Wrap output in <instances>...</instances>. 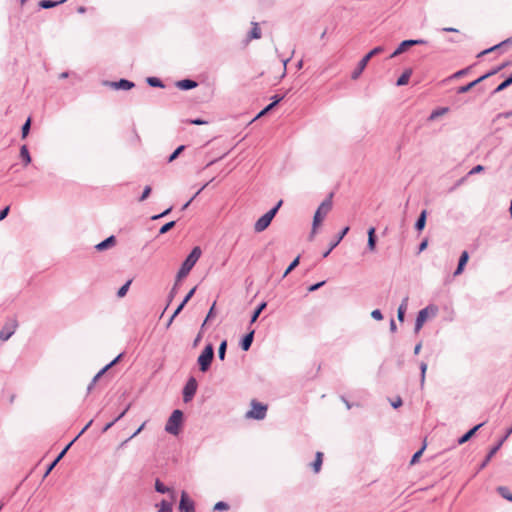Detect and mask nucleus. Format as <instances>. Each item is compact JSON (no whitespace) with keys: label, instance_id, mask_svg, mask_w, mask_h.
I'll use <instances>...</instances> for the list:
<instances>
[{"label":"nucleus","instance_id":"obj_1","mask_svg":"<svg viewBox=\"0 0 512 512\" xmlns=\"http://www.w3.org/2000/svg\"><path fill=\"white\" fill-rule=\"evenodd\" d=\"M201 253H202L201 249L198 246H196L192 249L190 254L183 261V263L176 275L177 281H180L182 278H185L189 274L191 269L194 267V265L200 258Z\"/></svg>","mask_w":512,"mask_h":512},{"label":"nucleus","instance_id":"obj_2","mask_svg":"<svg viewBox=\"0 0 512 512\" xmlns=\"http://www.w3.org/2000/svg\"><path fill=\"white\" fill-rule=\"evenodd\" d=\"M332 194L328 198H326L317 208L314 218H313V224H312V231L310 234V238L314 236L316 233V228L320 223L322 222L323 218L330 212L332 209Z\"/></svg>","mask_w":512,"mask_h":512},{"label":"nucleus","instance_id":"obj_3","mask_svg":"<svg viewBox=\"0 0 512 512\" xmlns=\"http://www.w3.org/2000/svg\"><path fill=\"white\" fill-rule=\"evenodd\" d=\"M283 201L280 200L273 208H271L268 212H266L263 216H261L254 224V230L257 233L263 232L266 230L271 224L273 218L277 214L279 208L281 207Z\"/></svg>","mask_w":512,"mask_h":512},{"label":"nucleus","instance_id":"obj_4","mask_svg":"<svg viewBox=\"0 0 512 512\" xmlns=\"http://www.w3.org/2000/svg\"><path fill=\"white\" fill-rule=\"evenodd\" d=\"M183 421V412L176 409L172 412L165 425V431L171 435H178Z\"/></svg>","mask_w":512,"mask_h":512},{"label":"nucleus","instance_id":"obj_5","mask_svg":"<svg viewBox=\"0 0 512 512\" xmlns=\"http://www.w3.org/2000/svg\"><path fill=\"white\" fill-rule=\"evenodd\" d=\"M384 51L383 46H377L373 48L368 54H366L358 63L357 67L354 69V71L351 74V78L353 80H356L360 77L364 69L366 68L367 64H369V60L380 53Z\"/></svg>","mask_w":512,"mask_h":512},{"label":"nucleus","instance_id":"obj_6","mask_svg":"<svg viewBox=\"0 0 512 512\" xmlns=\"http://www.w3.org/2000/svg\"><path fill=\"white\" fill-rule=\"evenodd\" d=\"M267 405L258 402L257 400L251 401V409L246 412L247 419L263 420L267 414Z\"/></svg>","mask_w":512,"mask_h":512},{"label":"nucleus","instance_id":"obj_7","mask_svg":"<svg viewBox=\"0 0 512 512\" xmlns=\"http://www.w3.org/2000/svg\"><path fill=\"white\" fill-rule=\"evenodd\" d=\"M437 312H438V307L433 304H430V305L426 306L425 308L421 309L418 312V315L416 317L415 331L418 332L422 328L423 324L428 319V317L430 315L436 316Z\"/></svg>","mask_w":512,"mask_h":512},{"label":"nucleus","instance_id":"obj_8","mask_svg":"<svg viewBox=\"0 0 512 512\" xmlns=\"http://www.w3.org/2000/svg\"><path fill=\"white\" fill-rule=\"evenodd\" d=\"M18 327V321L16 318H8L0 330V340L7 341L16 331Z\"/></svg>","mask_w":512,"mask_h":512},{"label":"nucleus","instance_id":"obj_9","mask_svg":"<svg viewBox=\"0 0 512 512\" xmlns=\"http://www.w3.org/2000/svg\"><path fill=\"white\" fill-rule=\"evenodd\" d=\"M500 71V68H495L489 72H487L486 74L480 76L479 78H477L476 80L466 84V85H463V86H460L457 88V93L458 94H464V93H467L468 91H470L472 88H474L475 86H477L479 83H481L483 80L493 76L494 74L498 73Z\"/></svg>","mask_w":512,"mask_h":512},{"label":"nucleus","instance_id":"obj_10","mask_svg":"<svg viewBox=\"0 0 512 512\" xmlns=\"http://www.w3.org/2000/svg\"><path fill=\"white\" fill-rule=\"evenodd\" d=\"M197 388H198L197 380L194 377H190L187 380V382L183 388V391H182L183 401L185 403H188L193 399L194 395L196 394Z\"/></svg>","mask_w":512,"mask_h":512},{"label":"nucleus","instance_id":"obj_11","mask_svg":"<svg viewBox=\"0 0 512 512\" xmlns=\"http://www.w3.org/2000/svg\"><path fill=\"white\" fill-rule=\"evenodd\" d=\"M427 41L424 39H409L402 41L399 46L395 49V51L389 56V58H394L405 51H407L408 48L415 46V45H424Z\"/></svg>","mask_w":512,"mask_h":512},{"label":"nucleus","instance_id":"obj_12","mask_svg":"<svg viewBox=\"0 0 512 512\" xmlns=\"http://www.w3.org/2000/svg\"><path fill=\"white\" fill-rule=\"evenodd\" d=\"M511 434H512V426L507 429L505 435L499 440V442L495 446H493L491 448V450L489 451V453L487 454V456L485 457V459L481 463V465L479 467L480 470L487 466V464L490 462L492 457L497 453V451L501 448L503 443L508 439V437Z\"/></svg>","mask_w":512,"mask_h":512},{"label":"nucleus","instance_id":"obj_13","mask_svg":"<svg viewBox=\"0 0 512 512\" xmlns=\"http://www.w3.org/2000/svg\"><path fill=\"white\" fill-rule=\"evenodd\" d=\"M179 511L180 512H195V504L194 501L191 500L188 494L185 491H182L181 498L179 502Z\"/></svg>","mask_w":512,"mask_h":512},{"label":"nucleus","instance_id":"obj_14","mask_svg":"<svg viewBox=\"0 0 512 512\" xmlns=\"http://www.w3.org/2000/svg\"><path fill=\"white\" fill-rule=\"evenodd\" d=\"M124 354H118V356L113 359L110 363L105 365L91 380L90 384L87 387L88 391H91L93 386L96 384V382L99 380V378L108 370L110 369L114 364H116L123 356Z\"/></svg>","mask_w":512,"mask_h":512},{"label":"nucleus","instance_id":"obj_15","mask_svg":"<svg viewBox=\"0 0 512 512\" xmlns=\"http://www.w3.org/2000/svg\"><path fill=\"white\" fill-rule=\"evenodd\" d=\"M108 86L116 90H130L135 84L134 82L127 79H120L119 81L106 82Z\"/></svg>","mask_w":512,"mask_h":512},{"label":"nucleus","instance_id":"obj_16","mask_svg":"<svg viewBox=\"0 0 512 512\" xmlns=\"http://www.w3.org/2000/svg\"><path fill=\"white\" fill-rule=\"evenodd\" d=\"M215 354H199L198 364L202 372H206L214 359Z\"/></svg>","mask_w":512,"mask_h":512},{"label":"nucleus","instance_id":"obj_17","mask_svg":"<svg viewBox=\"0 0 512 512\" xmlns=\"http://www.w3.org/2000/svg\"><path fill=\"white\" fill-rule=\"evenodd\" d=\"M468 260H469V253L465 250L460 255L457 268L454 271V276H458V275L462 274Z\"/></svg>","mask_w":512,"mask_h":512},{"label":"nucleus","instance_id":"obj_18","mask_svg":"<svg viewBox=\"0 0 512 512\" xmlns=\"http://www.w3.org/2000/svg\"><path fill=\"white\" fill-rule=\"evenodd\" d=\"M485 423L482 422L476 426H474L473 428H471L470 430H468L465 434H463L459 439H458V444L459 445H462L464 443H466L467 441H469L474 435L475 433L484 425Z\"/></svg>","mask_w":512,"mask_h":512},{"label":"nucleus","instance_id":"obj_19","mask_svg":"<svg viewBox=\"0 0 512 512\" xmlns=\"http://www.w3.org/2000/svg\"><path fill=\"white\" fill-rule=\"evenodd\" d=\"M348 231L349 227H345L342 229V231L338 234L337 238L333 242H331L328 250L323 253L324 258H326L331 253V251L341 242V240L348 233Z\"/></svg>","mask_w":512,"mask_h":512},{"label":"nucleus","instance_id":"obj_20","mask_svg":"<svg viewBox=\"0 0 512 512\" xmlns=\"http://www.w3.org/2000/svg\"><path fill=\"white\" fill-rule=\"evenodd\" d=\"M196 291V287L192 288L188 293L187 295L184 297V299L182 300V302L178 305V307L176 308V310L174 311L173 315L171 316L170 320H169V323L172 322V320L174 319V317L176 315H178L181 310L184 308V306L187 304V302L191 299V297L194 295Z\"/></svg>","mask_w":512,"mask_h":512},{"label":"nucleus","instance_id":"obj_21","mask_svg":"<svg viewBox=\"0 0 512 512\" xmlns=\"http://www.w3.org/2000/svg\"><path fill=\"white\" fill-rule=\"evenodd\" d=\"M253 339H254V330L250 331L249 333H247L246 335H244L242 337V339L239 343L240 348L243 351L249 350V348L252 345Z\"/></svg>","mask_w":512,"mask_h":512},{"label":"nucleus","instance_id":"obj_22","mask_svg":"<svg viewBox=\"0 0 512 512\" xmlns=\"http://www.w3.org/2000/svg\"><path fill=\"white\" fill-rule=\"evenodd\" d=\"M115 243H116V238H115V236L111 235V236L107 237L105 240H103L100 243H98L95 246V248L98 251H103V250H106V249L114 246Z\"/></svg>","mask_w":512,"mask_h":512},{"label":"nucleus","instance_id":"obj_23","mask_svg":"<svg viewBox=\"0 0 512 512\" xmlns=\"http://www.w3.org/2000/svg\"><path fill=\"white\" fill-rule=\"evenodd\" d=\"M176 86L181 90H191L198 86V83L192 79H183L176 82Z\"/></svg>","mask_w":512,"mask_h":512},{"label":"nucleus","instance_id":"obj_24","mask_svg":"<svg viewBox=\"0 0 512 512\" xmlns=\"http://www.w3.org/2000/svg\"><path fill=\"white\" fill-rule=\"evenodd\" d=\"M375 228L370 227L368 229V241H367V249L371 252L375 251L376 248V235H375Z\"/></svg>","mask_w":512,"mask_h":512},{"label":"nucleus","instance_id":"obj_25","mask_svg":"<svg viewBox=\"0 0 512 512\" xmlns=\"http://www.w3.org/2000/svg\"><path fill=\"white\" fill-rule=\"evenodd\" d=\"M155 490L161 494L169 493L171 496V499L172 500L175 499V492L173 490H171L170 488H168L167 486H165L159 479H156V481H155Z\"/></svg>","mask_w":512,"mask_h":512},{"label":"nucleus","instance_id":"obj_26","mask_svg":"<svg viewBox=\"0 0 512 512\" xmlns=\"http://www.w3.org/2000/svg\"><path fill=\"white\" fill-rule=\"evenodd\" d=\"M66 0H59V1H54V0H41L38 5L40 8L42 9H50V8H54V7H57L58 5H61L63 3H65Z\"/></svg>","mask_w":512,"mask_h":512},{"label":"nucleus","instance_id":"obj_27","mask_svg":"<svg viewBox=\"0 0 512 512\" xmlns=\"http://www.w3.org/2000/svg\"><path fill=\"white\" fill-rule=\"evenodd\" d=\"M20 158L24 166L29 165L32 161L31 155L26 145H22L20 148Z\"/></svg>","mask_w":512,"mask_h":512},{"label":"nucleus","instance_id":"obj_28","mask_svg":"<svg viewBox=\"0 0 512 512\" xmlns=\"http://www.w3.org/2000/svg\"><path fill=\"white\" fill-rule=\"evenodd\" d=\"M73 444V441H71L60 453L59 455L56 457V459L48 466L47 468V471L45 473V475L49 474L52 469L56 466V464L60 461V459H62V457L66 454V452L68 451V449L71 447V445Z\"/></svg>","mask_w":512,"mask_h":512},{"label":"nucleus","instance_id":"obj_29","mask_svg":"<svg viewBox=\"0 0 512 512\" xmlns=\"http://www.w3.org/2000/svg\"><path fill=\"white\" fill-rule=\"evenodd\" d=\"M426 218H427V211L426 210H423L418 219L416 220V223H415V229L417 231H422L426 225Z\"/></svg>","mask_w":512,"mask_h":512},{"label":"nucleus","instance_id":"obj_30","mask_svg":"<svg viewBox=\"0 0 512 512\" xmlns=\"http://www.w3.org/2000/svg\"><path fill=\"white\" fill-rule=\"evenodd\" d=\"M322 462H323V453L317 452L316 456H315V460L311 463V467L315 473H318L320 471Z\"/></svg>","mask_w":512,"mask_h":512},{"label":"nucleus","instance_id":"obj_31","mask_svg":"<svg viewBox=\"0 0 512 512\" xmlns=\"http://www.w3.org/2000/svg\"><path fill=\"white\" fill-rule=\"evenodd\" d=\"M407 306H408V297H405L402 300V303L400 304V306L398 307L397 317H398L399 321H403L404 320V316H405V312H406Z\"/></svg>","mask_w":512,"mask_h":512},{"label":"nucleus","instance_id":"obj_32","mask_svg":"<svg viewBox=\"0 0 512 512\" xmlns=\"http://www.w3.org/2000/svg\"><path fill=\"white\" fill-rule=\"evenodd\" d=\"M510 85H512V74L507 77L503 82H501L495 89L494 91L492 92V94H496V93H499L503 90H505L506 88H508Z\"/></svg>","mask_w":512,"mask_h":512},{"label":"nucleus","instance_id":"obj_33","mask_svg":"<svg viewBox=\"0 0 512 512\" xmlns=\"http://www.w3.org/2000/svg\"><path fill=\"white\" fill-rule=\"evenodd\" d=\"M261 38V30L258 26V23L252 22V28L249 32V39H259Z\"/></svg>","mask_w":512,"mask_h":512},{"label":"nucleus","instance_id":"obj_34","mask_svg":"<svg viewBox=\"0 0 512 512\" xmlns=\"http://www.w3.org/2000/svg\"><path fill=\"white\" fill-rule=\"evenodd\" d=\"M411 70H406L402 73V75L397 79L396 85L403 86L409 82L411 76Z\"/></svg>","mask_w":512,"mask_h":512},{"label":"nucleus","instance_id":"obj_35","mask_svg":"<svg viewBox=\"0 0 512 512\" xmlns=\"http://www.w3.org/2000/svg\"><path fill=\"white\" fill-rule=\"evenodd\" d=\"M267 306V303L266 302H261L257 308L254 310L252 316H251V323H254L258 317L260 316L261 312L266 308Z\"/></svg>","mask_w":512,"mask_h":512},{"label":"nucleus","instance_id":"obj_36","mask_svg":"<svg viewBox=\"0 0 512 512\" xmlns=\"http://www.w3.org/2000/svg\"><path fill=\"white\" fill-rule=\"evenodd\" d=\"M497 491L504 499L512 502V493L510 492L509 488L500 486L497 488Z\"/></svg>","mask_w":512,"mask_h":512},{"label":"nucleus","instance_id":"obj_37","mask_svg":"<svg viewBox=\"0 0 512 512\" xmlns=\"http://www.w3.org/2000/svg\"><path fill=\"white\" fill-rule=\"evenodd\" d=\"M208 186V183H205L203 186H201L196 193L185 203L183 204L181 210L184 211L188 208V206L191 204V202Z\"/></svg>","mask_w":512,"mask_h":512},{"label":"nucleus","instance_id":"obj_38","mask_svg":"<svg viewBox=\"0 0 512 512\" xmlns=\"http://www.w3.org/2000/svg\"><path fill=\"white\" fill-rule=\"evenodd\" d=\"M146 81H147L148 85L151 87H156V88L164 87L163 82L157 77H148Z\"/></svg>","mask_w":512,"mask_h":512},{"label":"nucleus","instance_id":"obj_39","mask_svg":"<svg viewBox=\"0 0 512 512\" xmlns=\"http://www.w3.org/2000/svg\"><path fill=\"white\" fill-rule=\"evenodd\" d=\"M30 128H31V118L29 117L25 123L22 125V128H21V137L22 139H25L29 132H30Z\"/></svg>","mask_w":512,"mask_h":512},{"label":"nucleus","instance_id":"obj_40","mask_svg":"<svg viewBox=\"0 0 512 512\" xmlns=\"http://www.w3.org/2000/svg\"><path fill=\"white\" fill-rule=\"evenodd\" d=\"M508 42H510V39L504 40V41L500 42L499 44H496L488 49H485L478 56H482V55L488 54L492 51H495V50L499 49L500 47H502L503 45L507 44Z\"/></svg>","mask_w":512,"mask_h":512},{"label":"nucleus","instance_id":"obj_41","mask_svg":"<svg viewBox=\"0 0 512 512\" xmlns=\"http://www.w3.org/2000/svg\"><path fill=\"white\" fill-rule=\"evenodd\" d=\"M158 512H172V503L162 500L159 504Z\"/></svg>","mask_w":512,"mask_h":512},{"label":"nucleus","instance_id":"obj_42","mask_svg":"<svg viewBox=\"0 0 512 512\" xmlns=\"http://www.w3.org/2000/svg\"><path fill=\"white\" fill-rule=\"evenodd\" d=\"M131 283H132V280H128L124 285H122V286L118 289V291H117V296H118L119 298H122V297H124V296L127 294L128 289H129V287H130Z\"/></svg>","mask_w":512,"mask_h":512},{"label":"nucleus","instance_id":"obj_43","mask_svg":"<svg viewBox=\"0 0 512 512\" xmlns=\"http://www.w3.org/2000/svg\"><path fill=\"white\" fill-rule=\"evenodd\" d=\"M299 262H300V256H297L290 264L289 266L287 267V269L285 270L284 274H283V278H285L292 270H294L298 265H299Z\"/></svg>","mask_w":512,"mask_h":512},{"label":"nucleus","instance_id":"obj_44","mask_svg":"<svg viewBox=\"0 0 512 512\" xmlns=\"http://www.w3.org/2000/svg\"><path fill=\"white\" fill-rule=\"evenodd\" d=\"M426 448V445L424 444L417 452H415L410 460V464L413 465L418 462L419 458L423 454L424 450Z\"/></svg>","mask_w":512,"mask_h":512},{"label":"nucleus","instance_id":"obj_45","mask_svg":"<svg viewBox=\"0 0 512 512\" xmlns=\"http://www.w3.org/2000/svg\"><path fill=\"white\" fill-rule=\"evenodd\" d=\"M184 149H185V146H184V145H180V146H178V147L173 151V153L169 156V158H168V162H172V161H174V160H175V159L180 155V153H181L182 151H184Z\"/></svg>","mask_w":512,"mask_h":512},{"label":"nucleus","instance_id":"obj_46","mask_svg":"<svg viewBox=\"0 0 512 512\" xmlns=\"http://www.w3.org/2000/svg\"><path fill=\"white\" fill-rule=\"evenodd\" d=\"M176 222L175 221H170V222H167L166 224H164L160 230H159V234H165L167 233L169 230H171L174 226H175Z\"/></svg>","mask_w":512,"mask_h":512},{"label":"nucleus","instance_id":"obj_47","mask_svg":"<svg viewBox=\"0 0 512 512\" xmlns=\"http://www.w3.org/2000/svg\"><path fill=\"white\" fill-rule=\"evenodd\" d=\"M228 509H229V505H228V503H226L224 501H219L214 505L215 511H224V510H228Z\"/></svg>","mask_w":512,"mask_h":512},{"label":"nucleus","instance_id":"obj_48","mask_svg":"<svg viewBox=\"0 0 512 512\" xmlns=\"http://www.w3.org/2000/svg\"><path fill=\"white\" fill-rule=\"evenodd\" d=\"M420 370H421L420 382H421V386L423 387L424 382H425V374H426V370H427V364L425 362L420 363Z\"/></svg>","mask_w":512,"mask_h":512},{"label":"nucleus","instance_id":"obj_49","mask_svg":"<svg viewBox=\"0 0 512 512\" xmlns=\"http://www.w3.org/2000/svg\"><path fill=\"white\" fill-rule=\"evenodd\" d=\"M151 191H152L151 187L150 186H146L144 188L141 196L139 197V201L142 202V201L146 200L149 197Z\"/></svg>","mask_w":512,"mask_h":512},{"label":"nucleus","instance_id":"obj_50","mask_svg":"<svg viewBox=\"0 0 512 512\" xmlns=\"http://www.w3.org/2000/svg\"><path fill=\"white\" fill-rule=\"evenodd\" d=\"M469 69L470 68L467 67V68H464V69H461V70L455 72L452 76H450V79H456V78H460V77L466 75L468 73Z\"/></svg>","mask_w":512,"mask_h":512},{"label":"nucleus","instance_id":"obj_51","mask_svg":"<svg viewBox=\"0 0 512 512\" xmlns=\"http://www.w3.org/2000/svg\"><path fill=\"white\" fill-rule=\"evenodd\" d=\"M274 107H275V106H274V105H272V102H271L269 105H267L263 110H261V111L257 114V116L255 117V119H257V118H259V117H261V116L265 115L268 111L272 110Z\"/></svg>","mask_w":512,"mask_h":512},{"label":"nucleus","instance_id":"obj_52","mask_svg":"<svg viewBox=\"0 0 512 512\" xmlns=\"http://www.w3.org/2000/svg\"><path fill=\"white\" fill-rule=\"evenodd\" d=\"M371 317L375 320H382L383 314L379 309H375L371 312Z\"/></svg>","mask_w":512,"mask_h":512},{"label":"nucleus","instance_id":"obj_53","mask_svg":"<svg viewBox=\"0 0 512 512\" xmlns=\"http://www.w3.org/2000/svg\"><path fill=\"white\" fill-rule=\"evenodd\" d=\"M326 282L325 281H321V282H318V283H315L311 286L308 287V291L309 292H314L316 290H318L319 288H321Z\"/></svg>","mask_w":512,"mask_h":512},{"label":"nucleus","instance_id":"obj_54","mask_svg":"<svg viewBox=\"0 0 512 512\" xmlns=\"http://www.w3.org/2000/svg\"><path fill=\"white\" fill-rule=\"evenodd\" d=\"M172 211V207H169L167 208L165 211H163L162 213L158 214V215H154L151 217L152 220H157V219H160L166 215H168L170 212Z\"/></svg>","mask_w":512,"mask_h":512},{"label":"nucleus","instance_id":"obj_55","mask_svg":"<svg viewBox=\"0 0 512 512\" xmlns=\"http://www.w3.org/2000/svg\"><path fill=\"white\" fill-rule=\"evenodd\" d=\"M93 420H90L86 425H84L83 429L79 432V434L72 440L73 443L92 425Z\"/></svg>","mask_w":512,"mask_h":512},{"label":"nucleus","instance_id":"obj_56","mask_svg":"<svg viewBox=\"0 0 512 512\" xmlns=\"http://www.w3.org/2000/svg\"><path fill=\"white\" fill-rule=\"evenodd\" d=\"M285 95H274L272 99V105L276 106L279 102L284 99Z\"/></svg>","mask_w":512,"mask_h":512},{"label":"nucleus","instance_id":"obj_57","mask_svg":"<svg viewBox=\"0 0 512 512\" xmlns=\"http://www.w3.org/2000/svg\"><path fill=\"white\" fill-rule=\"evenodd\" d=\"M9 211H10L9 206H6L2 210H0V221L4 220L7 217Z\"/></svg>","mask_w":512,"mask_h":512},{"label":"nucleus","instance_id":"obj_58","mask_svg":"<svg viewBox=\"0 0 512 512\" xmlns=\"http://www.w3.org/2000/svg\"><path fill=\"white\" fill-rule=\"evenodd\" d=\"M447 111L446 108H442L440 110H436V111H433L432 114L430 115V119H434L440 115H442L443 113H445Z\"/></svg>","mask_w":512,"mask_h":512},{"label":"nucleus","instance_id":"obj_59","mask_svg":"<svg viewBox=\"0 0 512 512\" xmlns=\"http://www.w3.org/2000/svg\"><path fill=\"white\" fill-rule=\"evenodd\" d=\"M189 123L193 124V125H204V124H207L208 122L203 119L196 118V119L189 120Z\"/></svg>","mask_w":512,"mask_h":512},{"label":"nucleus","instance_id":"obj_60","mask_svg":"<svg viewBox=\"0 0 512 512\" xmlns=\"http://www.w3.org/2000/svg\"><path fill=\"white\" fill-rule=\"evenodd\" d=\"M483 170H484V166H482V165H476L475 167H473V168L470 170L469 174H470V175H472V174L480 173V172H482Z\"/></svg>","mask_w":512,"mask_h":512},{"label":"nucleus","instance_id":"obj_61","mask_svg":"<svg viewBox=\"0 0 512 512\" xmlns=\"http://www.w3.org/2000/svg\"><path fill=\"white\" fill-rule=\"evenodd\" d=\"M178 282L176 280L174 286L172 287L171 291H170V294H169V300L171 301V299L175 296V294L177 293V286H178Z\"/></svg>","mask_w":512,"mask_h":512},{"label":"nucleus","instance_id":"obj_62","mask_svg":"<svg viewBox=\"0 0 512 512\" xmlns=\"http://www.w3.org/2000/svg\"><path fill=\"white\" fill-rule=\"evenodd\" d=\"M402 405V399L400 397H397L394 401L391 402V406L393 408H398Z\"/></svg>","mask_w":512,"mask_h":512},{"label":"nucleus","instance_id":"obj_63","mask_svg":"<svg viewBox=\"0 0 512 512\" xmlns=\"http://www.w3.org/2000/svg\"><path fill=\"white\" fill-rule=\"evenodd\" d=\"M226 350H227V341L223 340V341H221L217 352H226Z\"/></svg>","mask_w":512,"mask_h":512},{"label":"nucleus","instance_id":"obj_64","mask_svg":"<svg viewBox=\"0 0 512 512\" xmlns=\"http://www.w3.org/2000/svg\"><path fill=\"white\" fill-rule=\"evenodd\" d=\"M129 408H130V405H128L120 414H118V416L114 419L115 423L117 421H119L122 417H124V415L127 413Z\"/></svg>","mask_w":512,"mask_h":512}]
</instances>
